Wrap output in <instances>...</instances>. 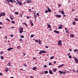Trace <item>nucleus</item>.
I'll use <instances>...</instances> for the list:
<instances>
[{
  "label": "nucleus",
  "mask_w": 78,
  "mask_h": 78,
  "mask_svg": "<svg viewBox=\"0 0 78 78\" xmlns=\"http://www.w3.org/2000/svg\"><path fill=\"white\" fill-rule=\"evenodd\" d=\"M48 10H46L45 11V13H48Z\"/></svg>",
  "instance_id": "obj_38"
},
{
  "label": "nucleus",
  "mask_w": 78,
  "mask_h": 78,
  "mask_svg": "<svg viewBox=\"0 0 78 78\" xmlns=\"http://www.w3.org/2000/svg\"><path fill=\"white\" fill-rule=\"evenodd\" d=\"M69 58H72V56L71 55H70V56H69Z\"/></svg>",
  "instance_id": "obj_51"
},
{
  "label": "nucleus",
  "mask_w": 78,
  "mask_h": 78,
  "mask_svg": "<svg viewBox=\"0 0 78 78\" xmlns=\"http://www.w3.org/2000/svg\"><path fill=\"white\" fill-rule=\"evenodd\" d=\"M20 46H17V49H20Z\"/></svg>",
  "instance_id": "obj_24"
},
{
  "label": "nucleus",
  "mask_w": 78,
  "mask_h": 78,
  "mask_svg": "<svg viewBox=\"0 0 78 78\" xmlns=\"http://www.w3.org/2000/svg\"><path fill=\"white\" fill-rule=\"evenodd\" d=\"M0 75L2 76L3 75V74H2V73H0Z\"/></svg>",
  "instance_id": "obj_53"
},
{
  "label": "nucleus",
  "mask_w": 78,
  "mask_h": 78,
  "mask_svg": "<svg viewBox=\"0 0 78 78\" xmlns=\"http://www.w3.org/2000/svg\"><path fill=\"white\" fill-rule=\"evenodd\" d=\"M34 37V35L32 34L30 36L31 38L33 37Z\"/></svg>",
  "instance_id": "obj_20"
},
{
  "label": "nucleus",
  "mask_w": 78,
  "mask_h": 78,
  "mask_svg": "<svg viewBox=\"0 0 78 78\" xmlns=\"http://www.w3.org/2000/svg\"><path fill=\"white\" fill-rule=\"evenodd\" d=\"M61 41L59 40L58 42V45H61Z\"/></svg>",
  "instance_id": "obj_4"
},
{
  "label": "nucleus",
  "mask_w": 78,
  "mask_h": 78,
  "mask_svg": "<svg viewBox=\"0 0 78 78\" xmlns=\"http://www.w3.org/2000/svg\"><path fill=\"white\" fill-rule=\"evenodd\" d=\"M21 38H24V36H23V35H21Z\"/></svg>",
  "instance_id": "obj_41"
},
{
  "label": "nucleus",
  "mask_w": 78,
  "mask_h": 78,
  "mask_svg": "<svg viewBox=\"0 0 78 78\" xmlns=\"http://www.w3.org/2000/svg\"><path fill=\"white\" fill-rule=\"evenodd\" d=\"M11 37H13L14 35H11Z\"/></svg>",
  "instance_id": "obj_58"
},
{
  "label": "nucleus",
  "mask_w": 78,
  "mask_h": 78,
  "mask_svg": "<svg viewBox=\"0 0 78 78\" xmlns=\"http://www.w3.org/2000/svg\"><path fill=\"white\" fill-rule=\"evenodd\" d=\"M16 1L18 3H19V5H20V6L22 5L23 4H22V2L19 1L18 0H17Z\"/></svg>",
  "instance_id": "obj_3"
},
{
  "label": "nucleus",
  "mask_w": 78,
  "mask_h": 78,
  "mask_svg": "<svg viewBox=\"0 0 78 78\" xmlns=\"http://www.w3.org/2000/svg\"><path fill=\"white\" fill-rule=\"evenodd\" d=\"M20 41H22V39H21V38H20Z\"/></svg>",
  "instance_id": "obj_52"
},
{
  "label": "nucleus",
  "mask_w": 78,
  "mask_h": 78,
  "mask_svg": "<svg viewBox=\"0 0 78 78\" xmlns=\"http://www.w3.org/2000/svg\"><path fill=\"white\" fill-rule=\"evenodd\" d=\"M23 31V28L22 27H21L20 29V34H22Z\"/></svg>",
  "instance_id": "obj_1"
},
{
  "label": "nucleus",
  "mask_w": 78,
  "mask_h": 78,
  "mask_svg": "<svg viewBox=\"0 0 78 78\" xmlns=\"http://www.w3.org/2000/svg\"><path fill=\"white\" fill-rule=\"evenodd\" d=\"M11 19L12 20H13V19H14V18L12 17Z\"/></svg>",
  "instance_id": "obj_62"
},
{
  "label": "nucleus",
  "mask_w": 78,
  "mask_h": 78,
  "mask_svg": "<svg viewBox=\"0 0 78 78\" xmlns=\"http://www.w3.org/2000/svg\"><path fill=\"white\" fill-rule=\"evenodd\" d=\"M62 28V25H60V27L58 28V29H61Z\"/></svg>",
  "instance_id": "obj_15"
},
{
  "label": "nucleus",
  "mask_w": 78,
  "mask_h": 78,
  "mask_svg": "<svg viewBox=\"0 0 78 78\" xmlns=\"http://www.w3.org/2000/svg\"><path fill=\"white\" fill-rule=\"evenodd\" d=\"M20 17H22L23 16H22V15H20Z\"/></svg>",
  "instance_id": "obj_50"
},
{
  "label": "nucleus",
  "mask_w": 78,
  "mask_h": 78,
  "mask_svg": "<svg viewBox=\"0 0 78 78\" xmlns=\"http://www.w3.org/2000/svg\"><path fill=\"white\" fill-rule=\"evenodd\" d=\"M27 3H32V1H31V0H27Z\"/></svg>",
  "instance_id": "obj_11"
},
{
  "label": "nucleus",
  "mask_w": 78,
  "mask_h": 78,
  "mask_svg": "<svg viewBox=\"0 0 78 78\" xmlns=\"http://www.w3.org/2000/svg\"><path fill=\"white\" fill-rule=\"evenodd\" d=\"M9 69L7 67H6L5 69V71L7 72H8Z\"/></svg>",
  "instance_id": "obj_12"
},
{
  "label": "nucleus",
  "mask_w": 78,
  "mask_h": 78,
  "mask_svg": "<svg viewBox=\"0 0 78 78\" xmlns=\"http://www.w3.org/2000/svg\"><path fill=\"white\" fill-rule=\"evenodd\" d=\"M58 68H61V65H59V66H58Z\"/></svg>",
  "instance_id": "obj_49"
},
{
  "label": "nucleus",
  "mask_w": 78,
  "mask_h": 78,
  "mask_svg": "<svg viewBox=\"0 0 78 78\" xmlns=\"http://www.w3.org/2000/svg\"><path fill=\"white\" fill-rule=\"evenodd\" d=\"M1 58L3 60V56H1Z\"/></svg>",
  "instance_id": "obj_32"
},
{
  "label": "nucleus",
  "mask_w": 78,
  "mask_h": 78,
  "mask_svg": "<svg viewBox=\"0 0 78 78\" xmlns=\"http://www.w3.org/2000/svg\"><path fill=\"white\" fill-rule=\"evenodd\" d=\"M23 65L25 67H27V64H23Z\"/></svg>",
  "instance_id": "obj_35"
},
{
  "label": "nucleus",
  "mask_w": 78,
  "mask_h": 78,
  "mask_svg": "<svg viewBox=\"0 0 78 78\" xmlns=\"http://www.w3.org/2000/svg\"><path fill=\"white\" fill-rule=\"evenodd\" d=\"M7 66L10 67V66H11V63H9L7 64Z\"/></svg>",
  "instance_id": "obj_22"
},
{
  "label": "nucleus",
  "mask_w": 78,
  "mask_h": 78,
  "mask_svg": "<svg viewBox=\"0 0 78 78\" xmlns=\"http://www.w3.org/2000/svg\"><path fill=\"white\" fill-rule=\"evenodd\" d=\"M73 25H75V21H73Z\"/></svg>",
  "instance_id": "obj_33"
},
{
  "label": "nucleus",
  "mask_w": 78,
  "mask_h": 78,
  "mask_svg": "<svg viewBox=\"0 0 78 78\" xmlns=\"http://www.w3.org/2000/svg\"><path fill=\"white\" fill-rule=\"evenodd\" d=\"M63 17H66V15H64L63 16Z\"/></svg>",
  "instance_id": "obj_64"
},
{
  "label": "nucleus",
  "mask_w": 78,
  "mask_h": 78,
  "mask_svg": "<svg viewBox=\"0 0 78 78\" xmlns=\"http://www.w3.org/2000/svg\"><path fill=\"white\" fill-rule=\"evenodd\" d=\"M65 29L66 31V30H67V31H68V30H67V28H65Z\"/></svg>",
  "instance_id": "obj_56"
},
{
  "label": "nucleus",
  "mask_w": 78,
  "mask_h": 78,
  "mask_svg": "<svg viewBox=\"0 0 78 78\" xmlns=\"http://www.w3.org/2000/svg\"><path fill=\"white\" fill-rule=\"evenodd\" d=\"M56 18H60L61 17V15H56Z\"/></svg>",
  "instance_id": "obj_5"
},
{
  "label": "nucleus",
  "mask_w": 78,
  "mask_h": 78,
  "mask_svg": "<svg viewBox=\"0 0 78 78\" xmlns=\"http://www.w3.org/2000/svg\"><path fill=\"white\" fill-rule=\"evenodd\" d=\"M49 73H50V74H51V75H52V74H53V73L52 72V71L51 70H49Z\"/></svg>",
  "instance_id": "obj_14"
},
{
  "label": "nucleus",
  "mask_w": 78,
  "mask_h": 78,
  "mask_svg": "<svg viewBox=\"0 0 78 78\" xmlns=\"http://www.w3.org/2000/svg\"><path fill=\"white\" fill-rule=\"evenodd\" d=\"M49 31H52V29L50 28V29H49Z\"/></svg>",
  "instance_id": "obj_54"
},
{
  "label": "nucleus",
  "mask_w": 78,
  "mask_h": 78,
  "mask_svg": "<svg viewBox=\"0 0 78 78\" xmlns=\"http://www.w3.org/2000/svg\"><path fill=\"white\" fill-rule=\"evenodd\" d=\"M6 20H8V21H9V22H11V21L9 20V19H8V18H6Z\"/></svg>",
  "instance_id": "obj_36"
},
{
  "label": "nucleus",
  "mask_w": 78,
  "mask_h": 78,
  "mask_svg": "<svg viewBox=\"0 0 78 78\" xmlns=\"http://www.w3.org/2000/svg\"><path fill=\"white\" fill-rule=\"evenodd\" d=\"M23 56H25V53H23Z\"/></svg>",
  "instance_id": "obj_59"
},
{
  "label": "nucleus",
  "mask_w": 78,
  "mask_h": 78,
  "mask_svg": "<svg viewBox=\"0 0 78 78\" xmlns=\"http://www.w3.org/2000/svg\"><path fill=\"white\" fill-rule=\"evenodd\" d=\"M74 19L76 21H78V19L77 18H75Z\"/></svg>",
  "instance_id": "obj_29"
},
{
  "label": "nucleus",
  "mask_w": 78,
  "mask_h": 78,
  "mask_svg": "<svg viewBox=\"0 0 78 78\" xmlns=\"http://www.w3.org/2000/svg\"><path fill=\"white\" fill-rule=\"evenodd\" d=\"M49 66H51V62H50L49 63Z\"/></svg>",
  "instance_id": "obj_40"
},
{
  "label": "nucleus",
  "mask_w": 78,
  "mask_h": 78,
  "mask_svg": "<svg viewBox=\"0 0 78 78\" xmlns=\"http://www.w3.org/2000/svg\"><path fill=\"white\" fill-rule=\"evenodd\" d=\"M53 58H54V57L52 56L51 57L50 59H53Z\"/></svg>",
  "instance_id": "obj_31"
},
{
  "label": "nucleus",
  "mask_w": 78,
  "mask_h": 78,
  "mask_svg": "<svg viewBox=\"0 0 78 78\" xmlns=\"http://www.w3.org/2000/svg\"><path fill=\"white\" fill-rule=\"evenodd\" d=\"M27 19H29V18H30V16H27Z\"/></svg>",
  "instance_id": "obj_57"
},
{
  "label": "nucleus",
  "mask_w": 78,
  "mask_h": 78,
  "mask_svg": "<svg viewBox=\"0 0 78 78\" xmlns=\"http://www.w3.org/2000/svg\"><path fill=\"white\" fill-rule=\"evenodd\" d=\"M53 72H55V71H56V69L55 68L54 69H53Z\"/></svg>",
  "instance_id": "obj_28"
},
{
  "label": "nucleus",
  "mask_w": 78,
  "mask_h": 78,
  "mask_svg": "<svg viewBox=\"0 0 78 78\" xmlns=\"http://www.w3.org/2000/svg\"><path fill=\"white\" fill-rule=\"evenodd\" d=\"M30 24L32 27L34 25V24H33V21L32 20H30Z\"/></svg>",
  "instance_id": "obj_7"
},
{
  "label": "nucleus",
  "mask_w": 78,
  "mask_h": 78,
  "mask_svg": "<svg viewBox=\"0 0 78 78\" xmlns=\"http://www.w3.org/2000/svg\"><path fill=\"white\" fill-rule=\"evenodd\" d=\"M48 73V71H44V73L45 74H46L47 73Z\"/></svg>",
  "instance_id": "obj_26"
},
{
  "label": "nucleus",
  "mask_w": 78,
  "mask_h": 78,
  "mask_svg": "<svg viewBox=\"0 0 78 78\" xmlns=\"http://www.w3.org/2000/svg\"><path fill=\"white\" fill-rule=\"evenodd\" d=\"M12 49H14V48H11L10 47L9 48H8L7 49L8 51H11V50H12Z\"/></svg>",
  "instance_id": "obj_6"
},
{
  "label": "nucleus",
  "mask_w": 78,
  "mask_h": 78,
  "mask_svg": "<svg viewBox=\"0 0 78 78\" xmlns=\"http://www.w3.org/2000/svg\"><path fill=\"white\" fill-rule=\"evenodd\" d=\"M2 23H3L2 22H0V25H2Z\"/></svg>",
  "instance_id": "obj_47"
},
{
  "label": "nucleus",
  "mask_w": 78,
  "mask_h": 78,
  "mask_svg": "<svg viewBox=\"0 0 78 78\" xmlns=\"http://www.w3.org/2000/svg\"><path fill=\"white\" fill-rule=\"evenodd\" d=\"M59 72L60 74H62V72L61 71H59Z\"/></svg>",
  "instance_id": "obj_34"
},
{
  "label": "nucleus",
  "mask_w": 78,
  "mask_h": 78,
  "mask_svg": "<svg viewBox=\"0 0 78 78\" xmlns=\"http://www.w3.org/2000/svg\"><path fill=\"white\" fill-rule=\"evenodd\" d=\"M45 48H48V46H46Z\"/></svg>",
  "instance_id": "obj_63"
},
{
  "label": "nucleus",
  "mask_w": 78,
  "mask_h": 78,
  "mask_svg": "<svg viewBox=\"0 0 78 78\" xmlns=\"http://www.w3.org/2000/svg\"><path fill=\"white\" fill-rule=\"evenodd\" d=\"M48 27L49 28H51V25H48Z\"/></svg>",
  "instance_id": "obj_23"
},
{
  "label": "nucleus",
  "mask_w": 78,
  "mask_h": 78,
  "mask_svg": "<svg viewBox=\"0 0 78 78\" xmlns=\"http://www.w3.org/2000/svg\"><path fill=\"white\" fill-rule=\"evenodd\" d=\"M56 61H54V64H56Z\"/></svg>",
  "instance_id": "obj_60"
},
{
  "label": "nucleus",
  "mask_w": 78,
  "mask_h": 78,
  "mask_svg": "<svg viewBox=\"0 0 78 78\" xmlns=\"http://www.w3.org/2000/svg\"><path fill=\"white\" fill-rule=\"evenodd\" d=\"M70 37H72V38L74 37V34H71L70 36Z\"/></svg>",
  "instance_id": "obj_13"
},
{
  "label": "nucleus",
  "mask_w": 78,
  "mask_h": 78,
  "mask_svg": "<svg viewBox=\"0 0 78 78\" xmlns=\"http://www.w3.org/2000/svg\"><path fill=\"white\" fill-rule=\"evenodd\" d=\"M62 73L63 74H66V72H62Z\"/></svg>",
  "instance_id": "obj_46"
},
{
  "label": "nucleus",
  "mask_w": 78,
  "mask_h": 78,
  "mask_svg": "<svg viewBox=\"0 0 78 78\" xmlns=\"http://www.w3.org/2000/svg\"><path fill=\"white\" fill-rule=\"evenodd\" d=\"M33 70H36V67H34L33 68H32Z\"/></svg>",
  "instance_id": "obj_21"
},
{
  "label": "nucleus",
  "mask_w": 78,
  "mask_h": 78,
  "mask_svg": "<svg viewBox=\"0 0 78 78\" xmlns=\"http://www.w3.org/2000/svg\"><path fill=\"white\" fill-rule=\"evenodd\" d=\"M61 13H62V14H63V15L65 14V13L63 11H61Z\"/></svg>",
  "instance_id": "obj_18"
},
{
  "label": "nucleus",
  "mask_w": 78,
  "mask_h": 78,
  "mask_svg": "<svg viewBox=\"0 0 78 78\" xmlns=\"http://www.w3.org/2000/svg\"><path fill=\"white\" fill-rule=\"evenodd\" d=\"M39 44H41V40L40 39H39Z\"/></svg>",
  "instance_id": "obj_25"
},
{
  "label": "nucleus",
  "mask_w": 78,
  "mask_h": 78,
  "mask_svg": "<svg viewBox=\"0 0 78 78\" xmlns=\"http://www.w3.org/2000/svg\"><path fill=\"white\" fill-rule=\"evenodd\" d=\"M61 5L60 4H58V6H61Z\"/></svg>",
  "instance_id": "obj_55"
},
{
  "label": "nucleus",
  "mask_w": 78,
  "mask_h": 78,
  "mask_svg": "<svg viewBox=\"0 0 78 78\" xmlns=\"http://www.w3.org/2000/svg\"><path fill=\"white\" fill-rule=\"evenodd\" d=\"M44 68L47 67V65H44Z\"/></svg>",
  "instance_id": "obj_44"
},
{
  "label": "nucleus",
  "mask_w": 78,
  "mask_h": 78,
  "mask_svg": "<svg viewBox=\"0 0 78 78\" xmlns=\"http://www.w3.org/2000/svg\"><path fill=\"white\" fill-rule=\"evenodd\" d=\"M35 41L36 42H39V41L37 40H35Z\"/></svg>",
  "instance_id": "obj_42"
},
{
  "label": "nucleus",
  "mask_w": 78,
  "mask_h": 78,
  "mask_svg": "<svg viewBox=\"0 0 78 78\" xmlns=\"http://www.w3.org/2000/svg\"><path fill=\"white\" fill-rule=\"evenodd\" d=\"M54 31V33H57V34H59V33H60L59 32V31H58L55 30Z\"/></svg>",
  "instance_id": "obj_10"
},
{
  "label": "nucleus",
  "mask_w": 78,
  "mask_h": 78,
  "mask_svg": "<svg viewBox=\"0 0 78 78\" xmlns=\"http://www.w3.org/2000/svg\"><path fill=\"white\" fill-rule=\"evenodd\" d=\"M15 2V3L16 2V1L15 0H13V2Z\"/></svg>",
  "instance_id": "obj_61"
},
{
  "label": "nucleus",
  "mask_w": 78,
  "mask_h": 78,
  "mask_svg": "<svg viewBox=\"0 0 78 78\" xmlns=\"http://www.w3.org/2000/svg\"><path fill=\"white\" fill-rule=\"evenodd\" d=\"M9 2H11L12 3H14V2H13V1L12 0H9Z\"/></svg>",
  "instance_id": "obj_17"
},
{
  "label": "nucleus",
  "mask_w": 78,
  "mask_h": 78,
  "mask_svg": "<svg viewBox=\"0 0 78 78\" xmlns=\"http://www.w3.org/2000/svg\"><path fill=\"white\" fill-rule=\"evenodd\" d=\"M74 60H75V61L76 62V63L78 64V59L76 58H74Z\"/></svg>",
  "instance_id": "obj_8"
},
{
  "label": "nucleus",
  "mask_w": 78,
  "mask_h": 78,
  "mask_svg": "<svg viewBox=\"0 0 78 78\" xmlns=\"http://www.w3.org/2000/svg\"><path fill=\"white\" fill-rule=\"evenodd\" d=\"M24 25H25L26 26V27H28V25H27V24L25 23H24Z\"/></svg>",
  "instance_id": "obj_27"
},
{
  "label": "nucleus",
  "mask_w": 78,
  "mask_h": 78,
  "mask_svg": "<svg viewBox=\"0 0 78 78\" xmlns=\"http://www.w3.org/2000/svg\"><path fill=\"white\" fill-rule=\"evenodd\" d=\"M78 51V50L77 49H74V52H77Z\"/></svg>",
  "instance_id": "obj_19"
},
{
  "label": "nucleus",
  "mask_w": 78,
  "mask_h": 78,
  "mask_svg": "<svg viewBox=\"0 0 78 78\" xmlns=\"http://www.w3.org/2000/svg\"><path fill=\"white\" fill-rule=\"evenodd\" d=\"M15 14H16V15L19 14V12H15Z\"/></svg>",
  "instance_id": "obj_37"
},
{
  "label": "nucleus",
  "mask_w": 78,
  "mask_h": 78,
  "mask_svg": "<svg viewBox=\"0 0 78 78\" xmlns=\"http://www.w3.org/2000/svg\"><path fill=\"white\" fill-rule=\"evenodd\" d=\"M34 17H35V19H36V18H37V16L36 15L34 16Z\"/></svg>",
  "instance_id": "obj_45"
},
{
  "label": "nucleus",
  "mask_w": 78,
  "mask_h": 78,
  "mask_svg": "<svg viewBox=\"0 0 78 78\" xmlns=\"http://www.w3.org/2000/svg\"><path fill=\"white\" fill-rule=\"evenodd\" d=\"M11 23H14V24H15V21H11Z\"/></svg>",
  "instance_id": "obj_30"
},
{
  "label": "nucleus",
  "mask_w": 78,
  "mask_h": 78,
  "mask_svg": "<svg viewBox=\"0 0 78 78\" xmlns=\"http://www.w3.org/2000/svg\"><path fill=\"white\" fill-rule=\"evenodd\" d=\"M3 52L2 51V52H0V55H2L3 54Z\"/></svg>",
  "instance_id": "obj_43"
},
{
  "label": "nucleus",
  "mask_w": 78,
  "mask_h": 78,
  "mask_svg": "<svg viewBox=\"0 0 78 78\" xmlns=\"http://www.w3.org/2000/svg\"><path fill=\"white\" fill-rule=\"evenodd\" d=\"M37 16H39V13H37Z\"/></svg>",
  "instance_id": "obj_48"
},
{
  "label": "nucleus",
  "mask_w": 78,
  "mask_h": 78,
  "mask_svg": "<svg viewBox=\"0 0 78 78\" xmlns=\"http://www.w3.org/2000/svg\"><path fill=\"white\" fill-rule=\"evenodd\" d=\"M47 8L48 9V12H51V9H50L49 8V7H47Z\"/></svg>",
  "instance_id": "obj_9"
},
{
  "label": "nucleus",
  "mask_w": 78,
  "mask_h": 78,
  "mask_svg": "<svg viewBox=\"0 0 78 78\" xmlns=\"http://www.w3.org/2000/svg\"><path fill=\"white\" fill-rule=\"evenodd\" d=\"M40 51H41L42 53H46V51L44 50Z\"/></svg>",
  "instance_id": "obj_16"
},
{
  "label": "nucleus",
  "mask_w": 78,
  "mask_h": 78,
  "mask_svg": "<svg viewBox=\"0 0 78 78\" xmlns=\"http://www.w3.org/2000/svg\"><path fill=\"white\" fill-rule=\"evenodd\" d=\"M42 51H41V52H39V55H41V54H42Z\"/></svg>",
  "instance_id": "obj_39"
},
{
  "label": "nucleus",
  "mask_w": 78,
  "mask_h": 78,
  "mask_svg": "<svg viewBox=\"0 0 78 78\" xmlns=\"http://www.w3.org/2000/svg\"><path fill=\"white\" fill-rule=\"evenodd\" d=\"M5 12H2L0 13V17L2 16H5Z\"/></svg>",
  "instance_id": "obj_2"
}]
</instances>
